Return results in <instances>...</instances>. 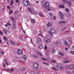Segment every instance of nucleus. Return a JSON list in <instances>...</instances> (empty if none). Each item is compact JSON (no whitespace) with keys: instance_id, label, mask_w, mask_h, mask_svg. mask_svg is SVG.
Listing matches in <instances>:
<instances>
[{"instance_id":"49","label":"nucleus","mask_w":74,"mask_h":74,"mask_svg":"<svg viewBox=\"0 0 74 74\" xmlns=\"http://www.w3.org/2000/svg\"><path fill=\"white\" fill-rule=\"evenodd\" d=\"M66 32L67 33H70V30H67L66 31Z\"/></svg>"},{"instance_id":"18","label":"nucleus","mask_w":74,"mask_h":74,"mask_svg":"<svg viewBox=\"0 0 74 74\" xmlns=\"http://www.w3.org/2000/svg\"><path fill=\"white\" fill-rule=\"evenodd\" d=\"M65 43L64 44V45H68V42L66 41V40H64Z\"/></svg>"},{"instance_id":"37","label":"nucleus","mask_w":74,"mask_h":74,"mask_svg":"<svg viewBox=\"0 0 74 74\" xmlns=\"http://www.w3.org/2000/svg\"><path fill=\"white\" fill-rule=\"evenodd\" d=\"M33 57H34L35 58H37V56H36V55H34Z\"/></svg>"},{"instance_id":"58","label":"nucleus","mask_w":74,"mask_h":74,"mask_svg":"<svg viewBox=\"0 0 74 74\" xmlns=\"http://www.w3.org/2000/svg\"><path fill=\"white\" fill-rule=\"evenodd\" d=\"M7 8H8V9H10V6H8L7 7Z\"/></svg>"},{"instance_id":"28","label":"nucleus","mask_w":74,"mask_h":74,"mask_svg":"<svg viewBox=\"0 0 74 74\" xmlns=\"http://www.w3.org/2000/svg\"><path fill=\"white\" fill-rule=\"evenodd\" d=\"M46 42H47L48 43H49V42H51V41L49 39H48L47 40H46Z\"/></svg>"},{"instance_id":"1","label":"nucleus","mask_w":74,"mask_h":74,"mask_svg":"<svg viewBox=\"0 0 74 74\" xmlns=\"http://www.w3.org/2000/svg\"><path fill=\"white\" fill-rule=\"evenodd\" d=\"M43 7H45V8L49 9V4L47 2H45L44 5H43Z\"/></svg>"},{"instance_id":"6","label":"nucleus","mask_w":74,"mask_h":74,"mask_svg":"<svg viewBox=\"0 0 74 74\" xmlns=\"http://www.w3.org/2000/svg\"><path fill=\"white\" fill-rule=\"evenodd\" d=\"M52 33H55V30L53 29H50V34L52 37H53V34Z\"/></svg>"},{"instance_id":"41","label":"nucleus","mask_w":74,"mask_h":74,"mask_svg":"<svg viewBox=\"0 0 74 74\" xmlns=\"http://www.w3.org/2000/svg\"><path fill=\"white\" fill-rule=\"evenodd\" d=\"M3 66L4 67H5V64H4V63H3Z\"/></svg>"},{"instance_id":"42","label":"nucleus","mask_w":74,"mask_h":74,"mask_svg":"<svg viewBox=\"0 0 74 74\" xmlns=\"http://www.w3.org/2000/svg\"><path fill=\"white\" fill-rule=\"evenodd\" d=\"M6 65H9V64H8V62H6Z\"/></svg>"},{"instance_id":"26","label":"nucleus","mask_w":74,"mask_h":74,"mask_svg":"<svg viewBox=\"0 0 74 74\" xmlns=\"http://www.w3.org/2000/svg\"><path fill=\"white\" fill-rule=\"evenodd\" d=\"M3 31L5 34H7V30H6L5 29H3Z\"/></svg>"},{"instance_id":"59","label":"nucleus","mask_w":74,"mask_h":74,"mask_svg":"<svg viewBox=\"0 0 74 74\" xmlns=\"http://www.w3.org/2000/svg\"><path fill=\"white\" fill-rule=\"evenodd\" d=\"M54 33L55 34H58V33H57L56 32H55Z\"/></svg>"},{"instance_id":"64","label":"nucleus","mask_w":74,"mask_h":74,"mask_svg":"<svg viewBox=\"0 0 74 74\" xmlns=\"http://www.w3.org/2000/svg\"><path fill=\"white\" fill-rule=\"evenodd\" d=\"M60 23L61 24V23H63L62 22V21H61L60 22Z\"/></svg>"},{"instance_id":"62","label":"nucleus","mask_w":74,"mask_h":74,"mask_svg":"<svg viewBox=\"0 0 74 74\" xmlns=\"http://www.w3.org/2000/svg\"><path fill=\"white\" fill-rule=\"evenodd\" d=\"M73 55H74V51L73 52V53L72 54Z\"/></svg>"},{"instance_id":"7","label":"nucleus","mask_w":74,"mask_h":74,"mask_svg":"<svg viewBox=\"0 0 74 74\" xmlns=\"http://www.w3.org/2000/svg\"><path fill=\"white\" fill-rule=\"evenodd\" d=\"M17 52L18 54L19 55H22V54L23 53V52H22V50L20 49H18L17 50Z\"/></svg>"},{"instance_id":"46","label":"nucleus","mask_w":74,"mask_h":74,"mask_svg":"<svg viewBox=\"0 0 74 74\" xmlns=\"http://www.w3.org/2000/svg\"><path fill=\"white\" fill-rule=\"evenodd\" d=\"M16 3H19V0H16Z\"/></svg>"},{"instance_id":"2","label":"nucleus","mask_w":74,"mask_h":74,"mask_svg":"<svg viewBox=\"0 0 74 74\" xmlns=\"http://www.w3.org/2000/svg\"><path fill=\"white\" fill-rule=\"evenodd\" d=\"M29 2V1L28 0H23V5L26 7H27L28 6Z\"/></svg>"},{"instance_id":"11","label":"nucleus","mask_w":74,"mask_h":74,"mask_svg":"<svg viewBox=\"0 0 74 74\" xmlns=\"http://www.w3.org/2000/svg\"><path fill=\"white\" fill-rule=\"evenodd\" d=\"M23 59H25V60H27V56L26 55H24L23 56Z\"/></svg>"},{"instance_id":"23","label":"nucleus","mask_w":74,"mask_h":74,"mask_svg":"<svg viewBox=\"0 0 74 74\" xmlns=\"http://www.w3.org/2000/svg\"><path fill=\"white\" fill-rule=\"evenodd\" d=\"M41 59H42L43 60H44L45 61H47V60H48L47 59H46L45 58H41Z\"/></svg>"},{"instance_id":"8","label":"nucleus","mask_w":74,"mask_h":74,"mask_svg":"<svg viewBox=\"0 0 74 74\" xmlns=\"http://www.w3.org/2000/svg\"><path fill=\"white\" fill-rule=\"evenodd\" d=\"M52 23L51 22H49L46 25L47 27H51V26H52Z\"/></svg>"},{"instance_id":"22","label":"nucleus","mask_w":74,"mask_h":74,"mask_svg":"<svg viewBox=\"0 0 74 74\" xmlns=\"http://www.w3.org/2000/svg\"><path fill=\"white\" fill-rule=\"evenodd\" d=\"M3 39L5 41H7L8 40V38L7 37H5V36H3Z\"/></svg>"},{"instance_id":"44","label":"nucleus","mask_w":74,"mask_h":74,"mask_svg":"<svg viewBox=\"0 0 74 74\" xmlns=\"http://www.w3.org/2000/svg\"><path fill=\"white\" fill-rule=\"evenodd\" d=\"M62 23H66V22L65 21H62Z\"/></svg>"},{"instance_id":"5","label":"nucleus","mask_w":74,"mask_h":74,"mask_svg":"<svg viewBox=\"0 0 74 74\" xmlns=\"http://www.w3.org/2000/svg\"><path fill=\"white\" fill-rule=\"evenodd\" d=\"M57 67L59 69L63 70V66L61 64H57Z\"/></svg>"},{"instance_id":"50","label":"nucleus","mask_w":74,"mask_h":74,"mask_svg":"<svg viewBox=\"0 0 74 74\" xmlns=\"http://www.w3.org/2000/svg\"><path fill=\"white\" fill-rule=\"evenodd\" d=\"M53 20H56V17L55 16L53 18Z\"/></svg>"},{"instance_id":"17","label":"nucleus","mask_w":74,"mask_h":74,"mask_svg":"<svg viewBox=\"0 0 74 74\" xmlns=\"http://www.w3.org/2000/svg\"><path fill=\"white\" fill-rule=\"evenodd\" d=\"M10 42H11L10 43H11V44L12 45H15V42H11V41H10Z\"/></svg>"},{"instance_id":"36","label":"nucleus","mask_w":74,"mask_h":74,"mask_svg":"<svg viewBox=\"0 0 74 74\" xmlns=\"http://www.w3.org/2000/svg\"><path fill=\"white\" fill-rule=\"evenodd\" d=\"M67 4H69V5L71 6V3L70 2H67Z\"/></svg>"},{"instance_id":"48","label":"nucleus","mask_w":74,"mask_h":74,"mask_svg":"<svg viewBox=\"0 0 74 74\" xmlns=\"http://www.w3.org/2000/svg\"><path fill=\"white\" fill-rule=\"evenodd\" d=\"M25 68H23L22 69H21V70H22V71H25Z\"/></svg>"},{"instance_id":"3","label":"nucleus","mask_w":74,"mask_h":74,"mask_svg":"<svg viewBox=\"0 0 74 74\" xmlns=\"http://www.w3.org/2000/svg\"><path fill=\"white\" fill-rule=\"evenodd\" d=\"M39 65L38 64L37 62H35L34 64V69L35 70H37L38 69V66Z\"/></svg>"},{"instance_id":"24","label":"nucleus","mask_w":74,"mask_h":74,"mask_svg":"<svg viewBox=\"0 0 74 74\" xmlns=\"http://www.w3.org/2000/svg\"><path fill=\"white\" fill-rule=\"evenodd\" d=\"M49 14L51 18H52L53 17V14H52V13H49Z\"/></svg>"},{"instance_id":"20","label":"nucleus","mask_w":74,"mask_h":74,"mask_svg":"<svg viewBox=\"0 0 74 74\" xmlns=\"http://www.w3.org/2000/svg\"><path fill=\"white\" fill-rule=\"evenodd\" d=\"M39 15H40V16H41V17H43V16H44L43 14H42V13H41V12H39Z\"/></svg>"},{"instance_id":"34","label":"nucleus","mask_w":74,"mask_h":74,"mask_svg":"<svg viewBox=\"0 0 74 74\" xmlns=\"http://www.w3.org/2000/svg\"><path fill=\"white\" fill-rule=\"evenodd\" d=\"M42 63L44 64H45L46 65H48V64L46 63V62H43Z\"/></svg>"},{"instance_id":"33","label":"nucleus","mask_w":74,"mask_h":74,"mask_svg":"<svg viewBox=\"0 0 74 74\" xmlns=\"http://www.w3.org/2000/svg\"><path fill=\"white\" fill-rule=\"evenodd\" d=\"M74 51H69V52L70 53H71V55H73V53Z\"/></svg>"},{"instance_id":"9","label":"nucleus","mask_w":74,"mask_h":74,"mask_svg":"<svg viewBox=\"0 0 74 74\" xmlns=\"http://www.w3.org/2000/svg\"><path fill=\"white\" fill-rule=\"evenodd\" d=\"M59 13L60 14V19H64V15L60 12H59Z\"/></svg>"},{"instance_id":"16","label":"nucleus","mask_w":74,"mask_h":74,"mask_svg":"<svg viewBox=\"0 0 74 74\" xmlns=\"http://www.w3.org/2000/svg\"><path fill=\"white\" fill-rule=\"evenodd\" d=\"M69 69H73V68H74V65H70L69 66Z\"/></svg>"},{"instance_id":"13","label":"nucleus","mask_w":74,"mask_h":74,"mask_svg":"<svg viewBox=\"0 0 74 74\" xmlns=\"http://www.w3.org/2000/svg\"><path fill=\"white\" fill-rule=\"evenodd\" d=\"M59 7L60 8H64L65 6H64V5H60L59 6Z\"/></svg>"},{"instance_id":"38","label":"nucleus","mask_w":74,"mask_h":74,"mask_svg":"<svg viewBox=\"0 0 74 74\" xmlns=\"http://www.w3.org/2000/svg\"><path fill=\"white\" fill-rule=\"evenodd\" d=\"M66 29V28H64L62 29V31H64V30H65V29Z\"/></svg>"},{"instance_id":"30","label":"nucleus","mask_w":74,"mask_h":74,"mask_svg":"<svg viewBox=\"0 0 74 74\" xmlns=\"http://www.w3.org/2000/svg\"><path fill=\"white\" fill-rule=\"evenodd\" d=\"M28 10H29V11L30 12H32V10H31V9L30 8H28Z\"/></svg>"},{"instance_id":"21","label":"nucleus","mask_w":74,"mask_h":74,"mask_svg":"<svg viewBox=\"0 0 74 74\" xmlns=\"http://www.w3.org/2000/svg\"><path fill=\"white\" fill-rule=\"evenodd\" d=\"M58 54L60 55L61 56H64V54H63V53H60V52L58 53Z\"/></svg>"},{"instance_id":"27","label":"nucleus","mask_w":74,"mask_h":74,"mask_svg":"<svg viewBox=\"0 0 74 74\" xmlns=\"http://www.w3.org/2000/svg\"><path fill=\"white\" fill-rule=\"evenodd\" d=\"M11 19H12V21H13V22H15V19H14V18L12 17Z\"/></svg>"},{"instance_id":"47","label":"nucleus","mask_w":74,"mask_h":74,"mask_svg":"<svg viewBox=\"0 0 74 74\" xmlns=\"http://www.w3.org/2000/svg\"><path fill=\"white\" fill-rule=\"evenodd\" d=\"M1 54H4V52L3 51H1Z\"/></svg>"},{"instance_id":"39","label":"nucleus","mask_w":74,"mask_h":74,"mask_svg":"<svg viewBox=\"0 0 74 74\" xmlns=\"http://www.w3.org/2000/svg\"><path fill=\"white\" fill-rule=\"evenodd\" d=\"M14 70V69H12L10 70V72H12V71H13Z\"/></svg>"},{"instance_id":"10","label":"nucleus","mask_w":74,"mask_h":74,"mask_svg":"<svg viewBox=\"0 0 74 74\" xmlns=\"http://www.w3.org/2000/svg\"><path fill=\"white\" fill-rule=\"evenodd\" d=\"M39 45V48L40 49H42L43 48V45H42V43L38 44Z\"/></svg>"},{"instance_id":"32","label":"nucleus","mask_w":74,"mask_h":74,"mask_svg":"<svg viewBox=\"0 0 74 74\" xmlns=\"http://www.w3.org/2000/svg\"><path fill=\"white\" fill-rule=\"evenodd\" d=\"M65 11H66V12H68L70 10H69V9L66 8V9L65 10Z\"/></svg>"},{"instance_id":"12","label":"nucleus","mask_w":74,"mask_h":74,"mask_svg":"<svg viewBox=\"0 0 74 74\" xmlns=\"http://www.w3.org/2000/svg\"><path fill=\"white\" fill-rule=\"evenodd\" d=\"M37 54L39 55V56H42L43 55H42V54L41 53L39 52H37Z\"/></svg>"},{"instance_id":"15","label":"nucleus","mask_w":74,"mask_h":74,"mask_svg":"<svg viewBox=\"0 0 74 74\" xmlns=\"http://www.w3.org/2000/svg\"><path fill=\"white\" fill-rule=\"evenodd\" d=\"M70 61L69 60H64L63 61V63H70Z\"/></svg>"},{"instance_id":"29","label":"nucleus","mask_w":74,"mask_h":74,"mask_svg":"<svg viewBox=\"0 0 74 74\" xmlns=\"http://www.w3.org/2000/svg\"><path fill=\"white\" fill-rule=\"evenodd\" d=\"M13 12V11L12 10H11L10 11L9 15H11V14H12Z\"/></svg>"},{"instance_id":"45","label":"nucleus","mask_w":74,"mask_h":74,"mask_svg":"<svg viewBox=\"0 0 74 74\" xmlns=\"http://www.w3.org/2000/svg\"><path fill=\"white\" fill-rule=\"evenodd\" d=\"M69 42L70 43H72V42H73V41H72V40H69Z\"/></svg>"},{"instance_id":"43","label":"nucleus","mask_w":74,"mask_h":74,"mask_svg":"<svg viewBox=\"0 0 74 74\" xmlns=\"http://www.w3.org/2000/svg\"><path fill=\"white\" fill-rule=\"evenodd\" d=\"M0 34H1V35H3V33H2V32H1V31H0Z\"/></svg>"},{"instance_id":"56","label":"nucleus","mask_w":74,"mask_h":74,"mask_svg":"<svg viewBox=\"0 0 74 74\" xmlns=\"http://www.w3.org/2000/svg\"><path fill=\"white\" fill-rule=\"evenodd\" d=\"M65 49L66 51H67V50H68V48H65Z\"/></svg>"},{"instance_id":"51","label":"nucleus","mask_w":74,"mask_h":74,"mask_svg":"<svg viewBox=\"0 0 74 74\" xmlns=\"http://www.w3.org/2000/svg\"><path fill=\"white\" fill-rule=\"evenodd\" d=\"M33 14H36V11H33Z\"/></svg>"},{"instance_id":"52","label":"nucleus","mask_w":74,"mask_h":74,"mask_svg":"<svg viewBox=\"0 0 74 74\" xmlns=\"http://www.w3.org/2000/svg\"><path fill=\"white\" fill-rule=\"evenodd\" d=\"M45 48L46 49H47V46L46 45H45Z\"/></svg>"},{"instance_id":"4","label":"nucleus","mask_w":74,"mask_h":74,"mask_svg":"<svg viewBox=\"0 0 74 74\" xmlns=\"http://www.w3.org/2000/svg\"><path fill=\"white\" fill-rule=\"evenodd\" d=\"M42 41L41 38L40 37H38L37 38L36 43L38 44H42V42H41Z\"/></svg>"},{"instance_id":"14","label":"nucleus","mask_w":74,"mask_h":74,"mask_svg":"<svg viewBox=\"0 0 74 74\" xmlns=\"http://www.w3.org/2000/svg\"><path fill=\"white\" fill-rule=\"evenodd\" d=\"M13 26L14 29L16 28V24H15V22H13Z\"/></svg>"},{"instance_id":"54","label":"nucleus","mask_w":74,"mask_h":74,"mask_svg":"<svg viewBox=\"0 0 74 74\" xmlns=\"http://www.w3.org/2000/svg\"><path fill=\"white\" fill-rule=\"evenodd\" d=\"M18 12V11H16L15 12V14H17Z\"/></svg>"},{"instance_id":"35","label":"nucleus","mask_w":74,"mask_h":74,"mask_svg":"<svg viewBox=\"0 0 74 74\" xmlns=\"http://www.w3.org/2000/svg\"><path fill=\"white\" fill-rule=\"evenodd\" d=\"M30 73L31 74H34V72L33 71H31Z\"/></svg>"},{"instance_id":"61","label":"nucleus","mask_w":74,"mask_h":74,"mask_svg":"<svg viewBox=\"0 0 74 74\" xmlns=\"http://www.w3.org/2000/svg\"><path fill=\"white\" fill-rule=\"evenodd\" d=\"M51 9H48L49 11H51Z\"/></svg>"},{"instance_id":"19","label":"nucleus","mask_w":74,"mask_h":74,"mask_svg":"<svg viewBox=\"0 0 74 74\" xmlns=\"http://www.w3.org/2000/svg\"><path fill=\"white\" fill-rule=\"evenodd\" d=\"M10 5H13V4H14V1L13 0H11L10 1Z\"/></svg>"},{"instance_id":"57","label":"nucleus","mask_w":74,"mask_h":74,"mask_svg":"<svg viewBox=\"0 0 74 74\" xmlns=\"http://www.w3.org/2000/svg\"><path fill=\"white\" fill-rule=\"evenodd\" d=\"M62 1H63V2H65L66 1V0H62Z\"/></svg>"},{"instance_id":"55","label":"nucleus","mask_w":74,"mask_h":74,"mask_svg":"<svg viewBox=\"0 0 74 74\" xmlns=\"http://www.w3.org/2000/svg\"><path fill=\"white\" fill-rule=\"evenodd\" d=\"M23 32L25 34H26V33H25V31H24V30H23Z\"/></svg>"},{"instance_id":"60","label":"nucleus","mask_w":74,"mask_h":74,"mask_svg":"<svg viewBox=\"0 0 74 74\" xmlns=\"http://www.w3.org/2000/svg\"><path fill=\"white\" fill-rule=\"evenodd\" d=\"M6 43H7V44H8V40H7Z\"/></svg>"},{"instance_id":"31","label":"nucleus","mask_w":74,"mask_h":74,"mask_svg":"<svg viewBox=\"0 0 74 74\" xmlns=\"http://www.w3.org/2000/svg\"><path fill=\"white\" fill-rule=\"evenodd\" d=\"M55 49H53L52 51V53H55Z\"/></svg>"},{"instance_id":"63","label":"nucleus","mask_w":74,"mask_h":74,"mask_svg":"<svg viewBox=\"0 0 74 74\" xmlns=\"http://www.w3.org/2000/svg\"><path fill=\"white\" fill-rule=\"evenodd\" d=\"M39 36H42V35H41V34H39Z\"/></svg>"},{"instance_id":"53","label":"nucleus","mask_w":74,"mask_h":74,"mask_svg":"<svg viewBox=\"0 0 74 74\" xmlns=\"http://www.w3.org/2000/svg\"><path fill=\"white\" fill-rule=\"evenodd\" d=\"M7 24L8 25V26H10V25H11V24H10V23H7Z\"/></svg>"},{"instance_id":"25","label":"nucleus","mask_w":74,"mask_h":74,"mask_svg":"<svg viewBox=\"0 0 74 74\" xmlns=\"http://www.w3.org/2000/svg\"><path fill=\"white\" fill-rule=\"evenodd\" d=\"M31 21L32 22V23H33V24H34V23H35V20L32 19V20H31Z\"/></svg>"},{"instance_id":"40","label":"nucleus","mask_w":74,"mask_h":74,"mask_svg":"<svg viewBox=\"0 0 74 74\" xmlns=\"http://www.w3.org/2000/svg\"><path fill=\"white\" fill-rule=\"evenodd\" d=\"M51 69H54V70H56V68L54 67H53L51 68Z\"/></svg>"}]
</instances>
